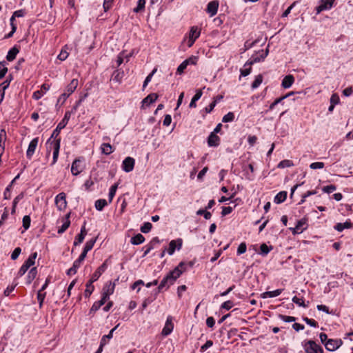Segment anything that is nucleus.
<instances>
[{"mask_svg":"<svg viewBox=\"0 0 353 353\" xmlns=\"http://www.w3.org/2000/svg\"><path fill=\"white\" fill-rule=\"evenodd\" d=\"M71 112L67 111L65 113L64 117L63 119L58 123L56 129L53 131L51 137L48 140L46 144H47V149L48 150H52L53 151V159L52 165H54L59 157V149H60V139H57L58 135L60 133V131L64 128L66 125L68 123V121L70 120V116H71Z\"/></svg>","mask_w":353,"mask_h":353,"instance_id":"nucleus-1","label":"nucleus"},{"mask_svg":"<svg viewBox=\"0 0 353 353\" xmlns=\"http://www.w3.org/2000/svg\"><path fill=\"white\" fill-rule=\"evenodd\" d=\"M85 236L83 234H79L77 235V236H76L75 238V241H74V245H77L80 243H81L84 239H85Z\"/></svg>","mask_w":353,"mask_h":353,"instance_id":"nucleus-63","label":"nucleus"},{"mask_svg":"<svg viewBox=\"0 0 353 353\" xmlns=\"http://www.w3.org/2000/svg\"><path fill=\"white\" fill-rule=\"evenodd\" d=\"M21 252V249L20 248H16L11 254V259L12 260H16L19 257Z\"/></svg>","mask_w":353,"mask_h":353,"instance_id":"nucleus-59","label":"nucleus"},{"mask_svg":"<svg viewBox=\"0 0 353 353\" xmlns=\"http://www.w3.org/2000/svg\"><path fill=\"white\" fill-rule=\"evenodd\" d=\"M49 88H50V86L48 85L43 84L39 90L35 91L33 93L32 97L35 100H38V99H41L43 96V94L45 93H46V92L49 90Z\"/></svg>","mask_w":353,"mask_h":353,"instance_id":"nucleus-17","label":"nucleus"},{"mask_svg":"<svg viewBox=\"0 0 353 353\" xmlns=\"http://www.w3.org/2000/svg\"><path fill=\"white\" fill-rule=\"evenodd\" d=\"M112 336L113 335L110 332L108 334L104 335L101 339L100 343H101V346H105L108 343V340L111 339Z\"/></svg>","mask_w":353,"mask_h":353,"instance_id":"nucleus-51","label":"nucleus"},{"mask_svg":"<svg viewBox=\"0 0 353 353\" xmlns=\"http://www.w3.org/2000/svg\"><path fill=\"white\" fill-rule=\"evenodd\" d=\"M303 321L312 327H317L318 323L316 321H315L314 319H308L307 317L303 318Z\"/></svg>","mask_w":353,"mask_h":353,"instance_id":"nucleus-61","label":"nucleus"},{"mask_svg":"<svg viewBox=\"0 0 353 353\" xmlns=\"http://www.w3.org/2000/svg\"><path fill=\"white\" fill-rule=\"evenodd\" d=\"M243 170L246 172L245 174V178L248 180H252L253 179V174L254 172V168L252 164H248L247 167H245L243 168Z\"/></svg>","mask_w":353,"mask_h":353,"instance_id":"nucleus-31","label":"nucleus"},{"mask_svg":"<svg viewBox=\"0 0 353 353\" xmlns=\"http://www.w3.org/2000/svg\"><path fill=\"white\" fill-rule=\"evenodd\" d=\"M283 292V289H277L274 291H268L261 294V297L263 299L276 297L280 295Z\"/></svg>","mask_w":353,"mask_h":353,"instance_id":"nucleus-23","label":"nucleus"},{"mask_svg":"<svg viewBox=\"0 0 353 353\" xmlns=\"http://www.w3.org/2000/svg\"><path fill=\"white\" fill-rule=\"evenodd\" d=\"M152 228V225L150 222H145L143 223V225L141 227V231L143 233H148L149 232Z\"/></svg>","mask_w":353,"mask_h":353,"instance_id":"nucleus-43","label":"nucleus"},{"mask_svg":"<svg viewBox=\"0 0 353 353\" xmlns=\"http://www.w3.org/2000/svg\"><path fill=\"white\" fill-rule=\"evenodd\" d=\"M94 282H91V280L89 281V282L86 284V289L84 292V295L85 297H89L91 294L92 293L94 287L92 285Z\"/></svg>","mask_w":353,"mask_h":353,"instance_id":"nucleus-36","label":"nucleus"},{"mask_svg":"<svg viewBox=\"0 0 353 353\" xmlns=\"http://www.w3.org/2000/svg\"><path fill=\"white\" fill-rule=\"evenodd\" d=\"M220 141L219 137L214 133H211L208 137V143L210 147H215L219 145Z\"/></svg>","mask_w":353,"mask_h":353,"instance_id":"nucleus-22","label":"nucleus"},{"mask_svg":"<svg viewBox=\"0 0 353 353\" xmlns=\"http://www.w3.org/2000/svg\"><path fill=\"white\" fill-rule=\"evenodd\" d=\"M145 241L144 236L141 234H137L131 239V243L133 245H139Z\"/></svg>","mask_w":353,"mask_h":353,"instance_id":"nucleus-34","label":"nucleus"},{"mask_svg":"<svg viewBox=\"0 0 353 353\" xmlns=\"http://www.w3.org/2000/svg\"><path fill=\"white\" fill-rule=\"evenodd\" d=\"M294 82V77L292 74L285 76L282 80L281 86L285 88H290Z\"/></svg>","mask_w":353,"mask_h":353,"instance_id":"nucleus-20","label":"nucleus"},{"mask_svg":"<svg viewBox=\"0 0 353 353\" xmlns=\"http://www.w3.org/2000/svg\"><path fill=\"white\" fill-rule=\"evenodd\" d=\"M158 98V95L155 93H152L148 95L142 101L143 105H150L154 102Z\"/></svg>","mask_w":353,"mask_h":353,"instance_id":"nucleus-27","label":"nucleus"},{"mask_svg":"<svg viewBox=\"0 0 353 353\" xmlns=\"http://www.w3.org/2000/svg\"><path fill=\"white\" fill-rule=\"evenodd\" d=\"M55 204L59 210H63L66 208L67 201L65 193L61 192L57 195L55 197Z\"/></svg>","mask_w":353,"mask_h":353,"instance_id":"nucleus-10","label":"nucleus"},{"mask_svg":"<svg viewBox=\"0 0 353 353\" xmlns=\"http://www.w3.org/2000/svg\"><path fill=\"white\" fill-rule=\"evenodd\" d=\"M280 319L288 323L294 322L296 319L294 316H285V315H280Z\"/></svg>","mask_w":353,"mask_h":353,"instance_id":"nucleus-64","label":"nucleus"},{"mask_svg":"<svg viewBox=\"0 0 353 353\" xmlns=\"http://www.w3.org/2000/svg\"><path fill=\"white\" fill-rule=\"evenodd\" d=\"M82 262L83 261H81L79 259L75 260L74 261V263H73L72 266L68 270L67 274L68 275L75 274L77 273V272L78 268L80 267V265H81Z\"/></svg>","mask_w":353,"mask_h":353,"instance_id":"nucleus-24","label":"nucleus"},{"mask_svg":"<svg viewBox=\"0 0 353 353\" xmlns=\"http://www.w3.org/2000/svg\"><path fill=\"white\" fill-rule=\"evenodd\" d=\"M106 301H107L106 300L103 299L101 297V299L100 301L94 303V304L92 305V307L90 309V312H96V311H97L101 307V306H102L103 305L105 304V303Z\"/></svg>","mask_w":353,"mask_h":353,"instance_id":"nucleus-37","label":"nucleus"},{"mask_svg":"<svg viewBox=\"0 0 353 353\" xmlns=\"http://www.w3.org/2000/svg\"><path fill=\"white\" fill-rule=\"evenodd\" d=\"M95 241H96L94 239H91V240L87 241L84 246L83 250H85V251H88V252L91 250L95 243Z\"/></svg>","mask_w":353,"mask_h":353,"instance_id":"nucleus-53","label":"nucleus"},{"mask_svg":"<svg viewBox=\"0 0 353 353\" xmlns=\"http://www.w3.org/2000/svg\"><path fill=\"white\" fill-rule=\"evenodd\" d=\"M260 250L261 254L266 255L272 250V248L268 247L265 243H263L260 246Z\"/></svg>","mask_w":353,"mask_h":353,"instance_id":"nucleus-49","label":"nucleus"},{"mask_svg":"<svg viewBox=\"0 0 353 353\" xmlns=\"http://www.w3.org/2000/svg\"><path fill=\"white\" fill-rule=\"evenodd\" d=\"M85 168L84 159L82 157L76 159L72 163L71 172L73 175L79 174Z\"/></svg>","mask_w":353,"mask_h":353,"instance_id":"nucleus-5","label":"nucleus"},{"mask_svg":"<svg viewBox=\"0 0 353 353\" xmlns=\"http://www.w3.org/2000/svg\"><path fill=\"white\" fill-rule=\"evenodd\" d=\"M259 54V56H254L252 57V60L250 61H248L245 63V66L247 65H252L254 63L260 62L261 61H263L265 58L268 56L269 53V50L267 48L265 51L261 50L258 52Z\"/></svg>","mask_w":353,"mask_h":353,"instance_id":"nucleus-12","label":"nucleus"},{"mask_svg":"<svg viewBox=\"0 0 353 353\" xmlns=\"http://www.w3.org/2000/svg\"><path fill=\"white\" fill-rule=\"evenodd\" d=\"M160 241L158 237H154L150 242V243L144 247L145 248L143 256H146L154 248V246L157 244H159Z\"/></svg>","mask_w":353,"mask_h":353,"instance_id":"nucleus-21","label":"nucleus"},{"mask_svg":"<svg viewBox=\"0 0 353 353\" xmlns=\"http://www.w3.org/2000/svg\"><path fill=\"white\" fill-rule=\"evenodd\" d=\"M101 152L104 154L108 155L113 152V149L110 143H103L101 145Z\"/></svg>","mask_w":353,"mask_h":353,"instance_id":"nucleus-32","label":"nucleus"},{"mask_svg":"<svg viewBox=\"0 0 353 353\" xmlns=\"http://www.w3.org/2000/svg\"><path fill=\"white\" fill-rule=\"evenodd\" d=\"M352 228V223L345 221V223H339L334 226V229L339 232H342L344 229Z\"/></svg>","mask_w":353,"mask_h":353,"instance_id":"nucleus-29","label":"nucleus"},{"mask_svg":"<svg viewBox=\"0 0 353 353\" xmlns=\"http://www.w3.org/2000/svg\"><path fill=\"white\" fill-rule=\"evenodd\" d=\"M117 187H118V184H114V185H112L110 189V191H109V194H108V197H109V203H111L115 194H116V191H117Z\"/></svg>","mask_w":353,"mask_h":353,"instance_id":"nucleus-42","label":"nucleus"},{"mask_svg":"<svg viewBox=\"0 0 353 353\" xmlns=\"http://www.w3.org/2000/svg\"><path fill=\"white\" fill-rule=\"evenodd\" d=\"M69 94L66 92H63L62 94L60 95L59 97L57 102L60 103L61 105L65 103V101L67 100V99L69 97Z\"/></svg>","mask_w":353,"mask_h":353,"instance_id":"nucleus-62","label":"nucleus"},{"mask_svg":"<svg viewBox=\"0 0 353 353\" xmlns=\"http://www.w3.org/2000/svg\"><path fill=\"white\" fill-rule=\"evenodd\" d=\"M183 241L181 239H177L176 240H172L169 243V248L168 252L169 255H172L176 248V243L178 244L177 250H180L182 246Z\"/></svg>","mask_w":353,"mask_h":353,"instance_id":"nucleus-14","label":"nucleus"},{"mask_svg":"<svg viewBox=\"0 0 353 353\" xmlns=\"http://www.w3.org/2000/svg\"><path fill=\"white\" fill-rule=\"evenodd\" d=\"M39 138H34L29 143L28 150L26 151V157L28 159H31L37 147Z\"/></svg>","mask_w":353,"mask_h":353,"instance_id":"nucleus-13","label":"nucleus"},{"mask_svg":"<svg viewBox=\"0 0 353 353\" xmlns=\"http://www.w3.org/2000/svg\"><path fill=\"white\" fill-rule=\"evenodd\" d=\"M263 81V77L261 74L257 75L255 77L254 81L252 83V89H256L262 83Z\"/></svg>","mask_w":353,"mask_h":353,"instance_id":"nucleus-40","label":"nucleus"},{"mask_svg":"<svg viewBox=\"0 0 353 353\" xmlns=\"http://www.w3.org/2000/svg\"><path fill=\"white\" fill-rule=\"evenodd\" d=\"M287 198V192L281 191L279 192L274 197V201L276 203H281L285 201Z\"/></svg>","mask_w":353,"mask_h":353,"instance_id":"nucleus-28","label":"nucleus"},{"mask_svg":"<svg viewBox=\"0 0 353 353\" xmlns=\"http://www.w3.org/2000/svg\"><path fill=\"white\" fill-rule=\"evenodd\" d=\"M234 119V114L233 112H228L222 119V121L224 123L231 122Z\"/></svg>","mask_w":353,"mask_h":353,"instance_id":"nucleus-45","label":"nucleus"},{"mask_svg":"<svg viewBox=\"0 0 353 353\" xmlns=\"http://www.w3.org/2000/svg\"><path fill=\"white\" fill-rule=\"evenodd\" d=\"M37 274V270L36 268H32L30 269L26 276V284H30L32 281L36 278Z\"/></svg>","mask_w":353,"mask_h":353,"instance_id":"nucleus-26","label":"nucleus"},{"mask_svg":"<svg viewBox=\"0 0 353 353\" xmlns=\"http://www.w3.org/2000/svg\"><path fill=\"white\" fill-rule=\"evenodd\" d=\"M173 318L171 316L167 317L165 323L162 330L161 334L163 336H167L172 333L174 329V323L172 322Z\"/></svg>","mask_w":353,"mask_h":353,"instance_id":"nucleus-9","label":"nucleus"},{"mask_svg":"<svg viewBox=\"0 0 353 353\" xmlns=\"http://www.w3.org/2000/svg\"><path fill=\"white\" fill-rule=\"evenodd\" d=\"M107 268V264L105 262H104L101 266H99L97 270L94 272V273L92 274L90 280L91 282H95L99 279V278L101 276V275L105 272V270Z\"/></svg>","mask_w":353,"mask_h":353,"instance_id":"nucleus-16","label":"nucleus"},{"mask_svg":"<svg viewBox=\"0 0 353 353\" xmlns=\"http://www.w3.org/2000/svg\"><path fill=\"white\" fill-rule=\"evenodd\" d=\"M336 189V186L334 185H327V186H325L323 188V191L324 192H326L327 194H330V193H332L334 191H335Z\"/></svg>","mask_w":353,"mask_h":353,"instance_id":"nucleus-58","label":"nucleus"},{"mask_svg":"<svg viewBox=\"0 0 353 353\" xmlns=\"http://www.w3.org/2000/svg\"><path fill=\"white\" fill-rule=\"evenodd\" d=\"M305 351L306 353H323L322 347L312 340L305 343Z\"/></svg>","mask_w":353,"mask_h":353,"instance_id":"nucleus-6","label":"nucleus"},{"mask_svg":"<svg viewBox=\"0 0 353 353\" xmlns=\"http://www.w3.org/2000/svg\"><path fill=\"white\" fill-rule=\"evenodd\" d=\"M202 94H203V92H202L201 90H196V94L192 97V100H191V101L190 103L189 107L190 108H195L196 107V102L198 100L200 99V98L201 97Z\"/></svg>","mask_w":353,"mask_h":353,"instance_id":"nucleus-25","label":"nucleus"},{"mask_svg":"<svg viewBox=\"0 0 353 353\" xmlns=\"http://www.w3.org/2000/svg\"><path fill=\"white\" fill-rule=\"evenodd\" d=\"M79 84V81L77 79H73L70 83L66 86L65 92L70 95L72 94L75 90L77 89Z\"/></svg>","mask_w":353,"mask_h":353,"instance_id":"nucleus-19","label":"nucleus"},{"mask_svg":"<svg viewBox=\"0 0 353 353\" xmlns=\"http://www.w3.org/2000/svg\"><path fill=\"white\" fill-rule=\"evenodd\" d=\"M246 252V244L245 243L243 242L241 243L237 249V254L240 255L241 254H243Z\"/></svg>","mask_w":353,"mask_h":353,"instance_id":"nucleus-60","label":"nucleus"},{"mask_svg":"<svg viewBox=\"0 0 353 353\" xmlns=\"http://www.w3.org/2000/svg\"><path fill=\"white\" fill-rule=\"evenodd\" d=\"M186 270V264L181 262L177 267L163 279L159 285V290L161 291L164 288H168L172 285L174 282L181 276V274Z\"/></svg>","mask_w":353,"mask_h":353,"instance_id":"nucleus-2","label":"nucleus"},{"mask_svg":"<svg viewBox=\"0 0 353 353\" xmlns=\"http://www.w3.org/2000/svg\"><path fill=\"white\" fill-rule=\"evenodd\" d=\"M292 166H293L292 161L290 160L285 159V160H283L281 162H279L277 167L279 168H290Z\"/></svg>","mask_w":353,"mask_h":353,"instance_id":"nucleus-41","label":"nucleus"},{"mask_svg":"<svg viewBox=\"0 0 353 353\" xmlns=\"http://www.w3.org/2000/svg\"><path fill=\"white\" fill-rule=\"evenodd\" d=\"M296 227L299 230H301L302 232H303L307 228L306 221L305 219L299 220L297 222Z\"/></svg>","mask_w":353,"mask_h":353,"instance_id":"nucleus-47","label":"nucleus"},{"mask_svg":"<svg viewBox=\"0 0 353 353\" xmlns=\"http://www.w3.org/2000/svg\"><path fill=\"white\" fill-rule=\"evenodd\" d=\"M18 52H19V50L17 48L14 47V48H11L8 51V54L6 56L7 60L9 61H13L15 59Z\"/></svg>","mask_w":353,"mask_h":353,"instance_id":"nucleus-33","label":"nucleus"},{"mask_svg":"<svg viewBox=\"0 0 353 353\" xmlns=\"http://www.w3.org/2000/svg\"><path fill=\"white\" fill-rule=\"evenodd\" d=\"M17 284L12 285L10 286H8L7 288L4 290L3 294L6 296H8L14 290Z\"/></svg>","mask_w":353,"mask_h":353,"instance_id":"nucleus-56","label":"nucleus"},{"mask_svg":"<svg viewBox=\"0 0 353 353\" xmlns=\"http://www.w3.org/2000/svg\"><path fill=\"white\" fill-rule=\"evenodd\" d=\"M243 69L241 70V76L246 77L251 72V65H247L246 66L244 65Z\"/></svg>","mask_w":353,"mask_h":353,"instance_id":"nucleus-55","label":"nucleus"},{"mask_svg":"<svg viewBox=\"0 0 353 353\" xmlns=\"http://www.w3.org/2000/svg\"><path fill=\"white\" fill-rule=\"evenodd\" d=\"M343 344L341 339H328L325 343L327 350L332 352L339 348Z\"/></svg>","mask_w":353,"mask_h":353,"instance_id":"nucleus-8","label":"nucleus"},{"mask_svg":"<svg viewBox=\"0 0 353 353\" xmlns=\"http://www.w3.org/2000/svg\"><path fill=\"white\" fill-rule=\"evenodd\" d=\"M135 161L132 157H128L122 162V169L125 172H130L133 170Z\"/></svg>","mask_w":353,"mask_h":353,"instance_id":"nucleus-11","label":"nucleus"},{"mask_svg":"<svg viewBox=\"0 0 353 353\" xmlns=\"http://www.w3.org/2000/svg\"><path fill=\"white\" fill-rule=\"evenodd\" d=\"M234 306V303L232 301H227L222 303L221 308L225 309L226 310H229Z\"/></svg>","mask_w":353,"mask_h":353,"instance_id":"nucleus-57","label":"nucleus"},{"mask_svg":"<svg viewBox=\"0 0 353 353\" xmlns=\"http://www.w3.org/2000/svg\"><path fill=\"white\" fill-rule=\"evenodd\" d=\"M310 168L313 170L322 169L324 168V163L323 162H314L310 165Z\"/></svg>","mask_w":353,"mask_h":353,"instance_id":"nucleus-54","label":"nucleus"},{"mask_svg":"<svg viewBox=\"0 0 353 353\" xmlns=\"http://www.w3.org/2000/svg\"><path fill=\"white\" fill-rule=\"evenodd\" d=\"M201 34V29L197 26H192L190 28V30L185 38H184L183 41L186 42L187 46L190 48L193 46L195 41L199 37Z\"/></svg>","mask_w":353,"mask_h":353,"instance_id":"nucleus-3","label":"nucleus"},{"mask_svg":"<svg viewBox=\"0 0 353 353\" xmlns=\"http://www.w3.org/2000/svg\"><path fill=\"white\" fill-rule=\"evenodd\" d=\"M145 5V0H139L137 2V6L133 9V11L136 13L140 12L144 10Z\"/></svg>","mask_w":353,"mask_h":353,"instance_id":"nucleus-38","label":"nucleus"},{"mask_svg":"<svg viewBox=\"0 0 353 353\" xmlns=\"http://www.w3.org/2000/svg\"><path fill=\"white\" fill-rule=\"evenodd\" d=\"M287 98V96H283L281 97H279L278 99H276L273 103H272L269 107V110H272L274 108V107L280 103L282 101H283L284 99H285Z\"/></svg>","mask_w":353,"mask_h":353,"instance_id":"nucleus-50","label":"nucleus"},{"mask_svg":"<svg viewBox=\"0 0 353 353\" xmlns=\"http://www.w3.org/2000/svg\"><path fill=\"white\" fill-rule=\"evenodd\" d=\"M70 215V213L66 215L64 223L62 224L61 228H59V230H58L59 234L63 233L69 228V226L70 225V221L69 220Z\"/></svg>","mask_w":353,"mask_h":353,"instance_id":"nucleus-30","label":"nucleus"},{"mask_svg":"<svg viewBox=\"0 0 353 353\" xmlns=\"http://www.w3.org/2000/svg\"><path fill=\"white\" fill-rule=\"evenodd\" d=\"M37 256V252H34L30 254L28 259L24 262V263L20 268L17 273V276L21 277L26 274L28 270L34 264Z\"/></svg>","mask_w":353,"mask_h":353,"instance_id":"nucleus-4","label":"nucleus"},{"mask_svg":"<svg viewBox=\"0 0 353 353\" xmlns=\"http://www.w3.org/2000/svg\"><path fill=\"white\" fill-rule=\"evenodd\" d=\"M292 301L300 307H307L308 303L305 304L304 300L302 298H299L296 296L292 298Z\"/></svg>","mask_w":353,"mask_h":353,"instance_id":"nucleus-39","label":"nucleus"},{"mask_svg":"<svg viewBox=\"0 0 353 353\" xmlns=\"http://www.w3.org/2000/svg\"><path fill=\"white\" fill-rule=\"evenodd\" d=\"M66 46L64 47L60 52L59 54L58 55L57 58L61 61L65 60L68 57V52L66 50Z\"/></svg>","mask_w":353,"mask_h":353,"instance_id":"nucleus-44","label":"nucleus"},{"mask_svg":"<svg viewBox=\"0 0 353 353\" xmlns=\"http://www.w3.org/2000/svg\"><path fill=\"white\" fill-rule=\"evenodd\" d=\"M31 219L30 216L26 215L23 218V227L26 230L30 228Z\"/></svg>","mask_w":353,"mask_h":353,"instance_id":"nucleus-46","label":"nucleus"},{"mask_svg":"<svg viewBox=\"0 0 353 353\" xmlns=\"http://www.w3.org/2000/svg\"><path fill=\"white\" fill-rule=\"evenodd\" d=\"M335 0H320L319 5L316 8V14H319L324 10H330Z\"/></svg>","mask_w":353,"mask_h":353,"instance_id":"nucleus-7","label":"nucleus"},{"mask_svg":"<svg viewBox=\"0 0 353 353\" xmlns=\"http://www.w3.org/2000/svg\"><path fill=\"white\" fill-rule=\"evenodd\" d=\"M114 290V284L109 283L106 284L103 288L102 298L106 301L109 299L110 295L113 294Z\"/></svg>","mask_w":353,"mask_h":353,"instance_id":"nucleus-15","label":"nucleus"},{"mask_svg":"<svg viewBox=\"0 0 353 353\" xmlns=\"http://www.w3.org/2000/svg\"><path fill=\"white\" fill-rule=\"evenodd\" d=\"M108 205L105 199H98L95 201V208L97 210L101 211L105 206Z\"/></svg>","mask_w":353,"mask_h":353,"instance_id":"nucleus-35","label":"nucleus"},{"mask_svg":"<svg viewBox=\"0 0 353 353\" xmlns=\"http://www.w3.org/2000/svg\"><path fill=\"white\" fill-rule=\"evenodd\" d=\"M219 3L217 1H213L208 3L207 6V12L210 14V17H213L217 12Z\"/></svg>","mask_w":353,"mask_h":353,"instance_id":"nucleus-18","label":"nucleus"},{"mask_svg":"<svg viewBox=\"0 0 353 353\" xmlns=\"http://www.w3.org/2000/svg\"><path fill=\"white\" fill-rule=\"evenodd\" d=\"M157 68H154L152 72L148 75V77L145 78L144 82H143V88H145L147 86V85L148 84L149 82H150L153 75L154 74V73L157 72Z\"/></svg>","mask_w":353,"mask_h":353,"instance_id":"nucleus-52","label":"nucleus"},{"mask_svg":"<svg viewBox=\"0 0 353 353\" xmlns=\"http://www.w3.org/2000/svg\"><path fill=\"white\" fill-rule=\"evenodd\" d=\"M189 64V61H183L177 68L176 72L178 74H181L184 71V70L187 68Z\"/></svg>","mask_w":353,"mask_h":353,"instance_id":"nucleus-48","label":"nucleus"}]
</instances>
